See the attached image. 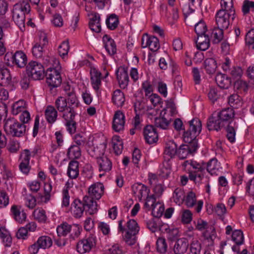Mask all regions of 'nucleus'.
I'll return each mask as SVG.
<instances>
[{
	"mask_svg": "<svg viewBox=\"0 0 254 254\" xmlns=\"http://www.w3.org/2000/svg\"><path fill=\"white\" fill-rule=\"evenodd\" d=\"M177 146L173 140H169L166 143L164 154L165 157L173 158L177 154Z\"/></svg>",
	"mask_w": 254,
	"mask_h": 254,
	"instance_id": "obj_38",
	"label": "nucleus"
},
{
	"mask_svg": "<svg viewBox=\"0 0 254 254\" xmlns=\"http://www.w3.org/2000/svg\"><path fill=\"white\" fill-rule=\"evenodd\" d=\"M11 58L13 63L15 64L19 67H24L27 64V56L25 54L21 51L16 52L14 54L11 56Z\"/></svg>",
	"mask_w": 254,
	"mask_h": 254,
	"instance_id": "obj_24",
	"label": "nucleus"
},
{
	"mask_svg": "<svg viewBox=\"0 0 254 254\" xmlns=\"http://www.w3.org/2000/svg\"><path fill=\"white\" fill-rule=\"evenodd\" d=\"M193 223L195 229L199 231H205L208 228V223L201 218L197 219L194 221Z\"/></svg>",
	"mask_w": 254,
	"mask_h": 254,
	"instance_id": "obj_60",
	"label": "nucleus"
},
{
	"mask_svg": "<svg viewBox=\"0 0 254 254\" xmlns=\"http://www.w3.org/2000/svg\"><path fill=\"white\" fill-rule=\"evenodd\" d=\"M245 41L246 44L253 49H254V29L250 30L246 34Z\"/></svg>",
	"mask_w": 254,
	"mask_h": 254,
	"instance_id": "obj_64",
	"label": "nucleus"
},
{
	"mask_svg": "<svg viewBox=\"0 0 254 254\" xmlns=\"http://www.w3.org/2000/svg\"><path fill=\"white\" fill-rule=\"evenodd\" d=\"M141 46L143 48L148 47L153 52L157 51L160 48L158 39L156 37L149 36L148 35L142 36Z\"/></svg>",
	"mask_w": 254,
	"mask_h": 254,
	"instance_id": "obj_13",
	"label": "nucleus"
},
{
	"mask_svg": "<svg viewBox=\"0 0 254 254\" xmlns=\"http://www.w3.org/2000/svg\"><path fill=\"white\" fill-rule=\"evenodd\" d=\"M44 115L46 121L50 124H53L57 119L58 111L54 107L49 105L45 109Z\"/></svg>",
	"mask_w": 254,
	"mask_h": 254,
	"instance_id": "obj_29",
	"label": "nucleus"
},
{
	"mask_svg": "<svg viewBox=\"0 0 254 254\" xmlns=\"http://www.w3.org/2000/svg\"><path fill=\"white\" fill-rule=\"evenodd\" d=\"M41 249H46L50 248L52 245V240L51 238L47 236H42L40 237L37 240Z\"/></svg>",
	"mask_w": 254,
	"mask_h": 254,
	"instance_id": "obj_46",
	"label": "nucleus"
},
{
	"mask_svg": "<svg viewBox=\"0 0 254 254\" xmlns=\"http://www.w3.org/2000/svg\"><path fill=\"white\" fill-rule=\"evenodd\" d=\"M103 42L104 47L109 55H113L116 53V45L114 40L109 36L104 35L103 37Z\"/></svg>",
	"mask_w": 254,
	"mask_h": 254,
	"instance_id": "obj_28",
	"label": "nucleus"
},
{
	"mask_svg": "<svg viewBox=\"0 0 254 254\" xmlns=\"http://www.w3.org/2000/svg\"><path fill=\"white\" fill-rule=\"evenodd\" d=\"M38 151L39 147L37 146L30 150L27 149L23 150L20 154L19 161L29 163L31 158L34 157L38 153Z\"/></svg>",
	"mask_w": 254,
	"mask_h": 254,
	"instance_id": "obj_31",
	"label": "nucleus"
},
{
	"mask_svg": "<svg viewBox=\"0 0 254 254\" xmlns=\"http://www.w3.org/2000/svg\"><path fill=\"white\" fill-rule=\"evenodd\" d=\"M133 193L139 201L145 200L150 197L149 195L150 190L145 185L142 184L136 183L133 185L132 187Z\"/></svg>",
	"mask_w": 254,
	"mask_h": 254,
	"instance_id": "obj_12",
	"label": "nucleus"
},
{
	"mask_svg": "<svg viewBox=\"0 0 254 254\" xmlns=\"http://www.w3.org/2000/svg\"><path fill=\"white\" fill-rule=\"evenodd\" d=\"M100 72L95 67L90 68L91 84L94 90L98 93L101 86V76Z\"/></svg>",
	"mask_w": 254,
	"mask_h": 254,
	"instance_id": "obj_20",
	"label": "nucleus"
},
{
	"mask_svg": "<svg viewBox=\"0 0 254 254\" xmlns=\"http://www.w3.org/2000/svg\"><path fill=\"white\" fill-rule=\"evenodd\" d=\"M10 215L15 221L19 223H23L26 221V214L20 205H12L10 208Z\"/></svg>",
	"mask_w": 254,
	"mask_h": 254,
	"instance_id": "obj_15",
	"label": "nucleus"
},
{
	"mask_svg": "<svg viewBox=\"0 0 254 254\" xmlns=\"http://www.w3.org/2000/svg\"><path fill=\"white\" fill-rule=\"evenodd\" d=\"M84 204L86 208V212L90 215L96 213L98 211V206L96 201L88 196L84 197Z\"/></svg>",
	"mask_w": 254,
	"mask_h": 254,
	"instance_id": "obj_33",
	"label": "nucleus"
},
{
	"mask_svg": "<svg viewBox=\"0 0 254 254\" xmlns=\"http://www.w3.org/2000/svg\"><path fill=\"white\" fill-rule=\"evenodd\" d=\"M84 204L79 200H75L71 204V213L75 218H80L84 212Z\"/></svg>",
	"mask_w": 254,
	"mask_h": 254,
	"instance_id": "obj_26",
	"label": "nucleus"
},
{
	"mask_svg": "<svg viewBox=\"0 0 254 254\" xmlns=\"http://www.w3.org/2000/svg\"><path fill=\"white\" fill-rule=\"evenodd\" d=\"M207 172L211 175H218L222 170L220 163L215 158H212L206 165Z\"/></svg>",
	"mask_w": 254,
	"mask_h": 254,
	"instance_id": "obj_25",
	"label": "nucleus"
},
{
	"mask_svg": "<svg viewBox=\"0 0 254 254\" xmlns=\"http://www.w3.org/2000/svg\"><path fill=\"white\" fill-rule=\"evenodd\" d=\"M171 120L169 115H167L166 110H163L160 113V117L155 120V125L162 129H166Z\"/></svg>",
	"mask_w": 254,
	"mask_h": 254,
	"instance_id": "obj_23",
	"label": "nucleus"
},
{
	"mask_svg": "<svg viewBox=\"0 0 254 254\" xmlns=\"http://www.w3.org/2000/svg\"><path fill=\"white\" fill-rule=\"evenodd\" d=\"M44 190L45 194L41 196V201L47 203L50 199L52 192V185L51 179H48L46 182H44Z\"/></svg>",
	"mask_w": 254,
	"mask_h": 254,
	"instance_id": "obj_34",
	"label": "nucleus"
},
{
	"mask_svg": "<svg viewBox=\"0 0 254 254\" xmlns=\"http://www.w3.org/2000/svg\"><path fill=\"white\" fill-rule=\"evenodd\" d=\"M123 220H120L119 221V232H121L122 233H123L124 232L133 233L135 234L138 233L139 231V227L136 221L133 219L128 220L126 223V228H124L123 225Z\"/></svg>",
	"mask_w": 254,
	"mask_h": 254,
	"instance_id": "obj_16",
	"label": "nucleus"
},
{
	"mask_svg": "<svg viewBox=\"0 0 254 254\" xmlns=\"http://www.w3.org/2000/svg\"><path fill=\"white\" fill-rule=\"evenodd\" d=\"M229 105L233 108H238L242 105L241 98L237 94H233L228 98Z\"/></svg>",
	"mask_w": 254,
	"mask_h": 254,
	"instance_id": "obj_53",
	"label": "nucleus"
},
{
	"mask_svg": "<svg viewBox=\"0 0 254 254\" xmlns=\"http://www.w3.org/2000/svg\"><path fill=\"white\" fill-rule=\"evenodd\" d=\"M184 202L188 207H192L195 206V210L198 213L201 211L203 205V200H197L195 193L191 190L185 194Z\"/></svg>",
	"mask_w": 254,
	"mask_h": 254,
	"instance_id": "obj_10",
	"label": "nucleus"
},
{
	"mask_svg": "<svg viewBox=\"0 0 254 254\" xmlns=\"http://www.w3.org/2000/svg\"><path fill=\"white\" fill-rule=\"evenodd\" d=\"M112 101L118 107H122L125 102L124 93L120 90H116L112 94Z\"/></svg>",
	"mask_w": 254,
	"mask_h": 254,
	"instance_id": "obj_37",
	"label": "nucleus"
},
{
	"mask_svg": "<svg viewBox=\"0 0 254 254\" xmlns=\"http://www.w3.org/2000/svg\"><path fill=\"white\" fill-rule=\"evenodd\" d=\"M27 105L23 100H19L14 102L11 105V113L17 115L27 109Z\"/></svg>",
	"mask_w": 254,
	"mask_h": 254,
	"instance_id": "obj_39",
	"label": "nucleus"
},
{
	"mask_svg": "<svg viewBox=\"0 0 254 254\" xmlns=\"http://www.w3.org/2000/svg\"><path fill=\"white\" fill-rule=\"evenodd\" d=\"M104 187L101 183H96L91 185L88 188V193L92 199L98 200L101 198L104 193Z\"/></svg>",
	"mask_w": 254,
	"mask_h": 254,
	"instance_id": "obj_17",
	"label": "nucleus"
},
{
	"mask_svg": "<svg viewBox=\"0 0 254 254\" xmlns=\"http://www.w3.org/2000/svg\"><path fill=\"white\" fill-rule=\"evenodd\" d=\"M123 235V240L129 246L134 245L137 242V234L133 233L124 232Z\"/></svg>",
	"mask_w": 254,
	"mask_h": 254,
	"instance_id": "obj_50",
	"label": "nucleus"
},
{
	"mask_svg": "<svg viewBox=\"0 0 254 254\" xmlns=\"http://www.w3.org/2000/svg\"><path fill=\"white\" fill-rule=\"evenodd\" d=\"M3 128L6 134L12 136L21 137L26 132V126L13 118H9L4 121Z\"/></svg>",
	"mask_w": 254,
	"mask_h": 254,
	"instance_id": "obj_4",
	"label": "nucleus"
},
{
	"mask_svg": "<svg viewBox=\"0 0 254 254\" xmlns=\"http://www.w3.org/2000/svg\"><path fill=\"white\" fill-rule=\"evenodd\" d=\"M232 240L238 245H241L244 241V235L242 231L235 230L232 232Z\"/></svg>",
	"mask_w": 254,
	"mask_h": 254,
	"instance_id": "obj_54",
	"label": "nucleus"
},
{
	"mask_svg": "<svg viewBox=\"0 0 254 254\" xmlns=\"http://www.w3.org/2000/svg\"><path fill=\"white\" fill-rule=\"evenodd\" d=\"M78 162L71 161L68 164L67 174L71 179H75L79 175Z\"/></svg>",
	"mask_w": 254,
	"mask_h": 254,
	"instance_id": "obj_40",
	"label": "nucleus"
},
{
	"mask_svg": "<svg viewBox=\"0 0 254 254\" xmlns=\"http://www.w3.org/2000/svg\"><path fill=\"white\" fill-rule=\"evenodd\" d=\"M234 11L230 10L229 12L223 10H219L216 14L215 20L218 27L225 29L228 28L230 24V19L234 18Z\"/></svg>",
	"mask_w": 254,
	"mask_h": 254,
	"instance_id": "obj_8",
	"label": "nucleus"
},
{
	"mask_svg": "<svg viewBox=\"0 0 254 254\" xmlns=\"http://www.w3.org/2000/svg\"><path fill=\"white\" fill-rule=\"evenodd\" d=\"M234 115V111L231 108H225L220 112L213 113L208 120V129L209 130L221 129L230 123Z\"/></svg>",
	"mask_w": 254,
	"mask_h": 254,
	"instance_id": "obj_1",
	"label": "nucleus"
},
{
	"mask_svg": "<svg viewBox=\"0 0 254 254\" xmlns=\"http://www.w3.org/2000/svg\"><path fill=\"white\" fill-rule=\"evenodd\" d=\"M69 50V45L67 41H63L59 47L58 52L60 56L64 59L67 56Z\"/></svg>",
	"mask_w": 254,
	"mask_h": 254,
	"instance_id": "obj_56",
	"label": "nucleus"
},
{
	"mask_svg": "<svg viewBox=\"0 0 254 254\" xmlns=\"http://www.w3.org/2000/svg\"><path fill=\"white\" fill-rule=\"evenodd\" d=\"M118 23V19L115 14L111 15L106 20V24L108 27L111 30L115 29Z\"/></svg>",
	"mask_w": 254,
	"mask_h": 254,
	"instance_id": "obj_61",
	"label": "nucleus"
},
{
	"mask_svg": "<svg viewBox=\"0 0 254 254\" xmlns=\"http://www.w3.org/2000/svg\"><path fill=\"white\" fill-rule=\"evenodd\" d=\"M198 135L193 132H191L189 129L184 132L183 134V139L185 142L190 143H192L193 145L195 143V139Z\"/></svg>",
	"mask_w": 254,
	"mask_h": 254,
	"instance_id": "obj_59",
	"label": "nucleus"
},
{
	"mask_svg": "<svg viewBox=\"0 0 254 254\" xmlns=\"http://www.w3.org/2000/svg\"><path fill=\"white\" fill-rule=\"evenodd\" d=\"M143 135L146 142L148 144L156 143L158 139V133L153 126H146L143 130Z\"/></svg>",
	"mask_w": 254,
	"mask_h": 254,
	"instance_id": "obj_19",
	"label": "nucleus"
},
{
	"mask_svg": "<svg viewBox=\"0 0 254 254\" xmlns=\"http://www.w3.org/2000/svg\"><path fill=\"white\" fill-rule=\"evenodd\" d=\"M30 11L29 4L23 1L15 4L13 8V19L21 31L25 30V15Z\"/></svg>",
	"mask_w": 254,
	"mask_h": 254,
	"instance_id": "obj_3",
	"label": "nucleus"
},
{
	"mask_svg": "<svg viewBox=\"0 0 254 254\" xmlns=\"http://www.w3.org/2000/svg\"><path fill=\"white\" fill-rule=\"evenodd\" d=\"M206 173L205 170L203 171L190 172L189 174V179L193 181L195 184H200L203 182L205 178Z\"/></svg>",
	"mask_w": 254,
	"mask_h": 254,
	"instance_id": "obj_42",
	"label": "nucleus"
},
{
	"mask_svg": "<svg viewBox=\"0 0 254 254\" xmlns=\"http://www.w3.org/2000/svg\"><path fill=\"white\" fill-rule=\"evenodd\" d=\"M26 72L32 79L40 80L44 77V69L41 63L36 61H31L26 66Z\"/></svg>",
	"mask_w": 254,
	"mask_h": 254,
	"instance_id": "obj_7",
	"label": "nucleus"
},
{
	"mask_svg": "<svg viewBox=\"0 0 254 254\" xmlns=\"http://www.w3.org/2000/svg\"><path fill=\"white\" fill-rule=\"evenodd\" d=\"M106 251L108 254H126L123 247L119 244H113Z\"/></svg>",
	"mask_w": 254,
	"mask_h": 254,
	"instance_id": "obj_49",
	"label": "nucleus"
},
{
	"mask_svg": "<svg viewBox=\"0 0 254 254\" xmlns=\"http://www.w3.org/2000/svg\"><path fill=\"white\" fill-rule=\"evenodd\" d=\"M215 80L217 85L221 88L227 89L231 84V79L226 75L219 73L217 74Z\"/></svg>",
	"mask_w": 254,
	"mask_h": 254,
	"instance_id": "obj_35",
	"label": "nucleus"
},
{
	"mask_svg": "<svg viewBox=\"0 0 254 254\" xmlns=\"http://www.w3.org/2000/svg\"><path fill=\"white\" fill-rule=\"evenodd\" d=\"M89 25L92 31L96 33H99L101 31L100 16L98 13H93L91 14Z\"/></svg>",
	"mask_w": 254,
	"mask_h": 254,
	"instance_id": "obj_27",
	"label": "nucleus"
},
{
	"mask_svg": "<svg viewBox=\"0 0 254 254\" xmlns=\"http://www.w3.org/2000/svg\"><path fill=\"white\" fill-rule=\"evenodd\" d=\"M96 238L94 234H90L77 244V252L80 254L89 252L95 246Z\"/></svg>",
	"mask_w": 254,
	"mask_h": 254,
	"instance_id": "obj_9",
	"label": "nucleus"
},
{
	"mask_svg": "<svg viewBox=\"0 0 254 254\" xmlns=\"http://www.w3.org/2000/svg\"><path fill=\"white\" fill-rule=\"evenodd\" d=\"M190 146V144H183L180 146L177 150V154L180 159L186 158L191 153Z\"/></svg>",
	"mask_w": 254,
	"mask_h": 254,
	"instance_id": "obj_47",
	"label": "nucleus"
},
{
	"mask_svg": "<svg viewBox=\"0 0 254 254\" xmlns=\"http://www.w3.org/2000/svg\"><path fill=\"white\" fill-rule=\"evenodd\" d=\"M182 167L184 171L190 174V172L204 171L206 164L203 162H197L193 160H188L183 162Z\"/></svg>",
	"mask_w": 254,
	"mask_h": 254,
	"instance_id": "obj_11",
	"label": "nucleus"
},
{
	"mask_svg": "<svg viewBox=\"0 0 254 254\" xmlns=\"http://www.w3.org/2000/svg\"><path fill=\"white\" fill-rule=\"evenodd\" d=\"M55 104L57 110L62 113V117L64 119H70L75 113L72 107L68 105L66 99L64 97H58L55 100Z\"/></svg>",
	"mask_w": 254,
	"mask_h": 254,
	"instance_id": "obj_5",
	"label": "nucleus"
},
{
	"mask_svg": "<svg viewBox=\"0 0 254 254\" xmlns=\"http://www.w3.org/2000/svg\"><path fill=\"white\" fill-rule=\"evenodd\" d=\"M125 114L120 110L116 111L113 121V128L116 132L123 131L125 125Z\"/></svg>",
	"mask_w": 254,
	"mask_h": 254,
	"instance_id": "obj_14",
	"label": "nucleus"
},
{
	"mask_svg": "<svg viewBox=\"0 0 254 254\" xmlns=\"http://www.w3.org/2000/svg\"><path fill=\"white\" fill-rule=\"evenodd\" d=\"M201 3V0H188V4L183 6V11L186 14L192 13L195 8L197 6H200Z\"/></svg>",
	"mask_w": 254,
	"mask_h": 254,
	"instance_id": "obj_44",
	"label": "nucleus"
},
{
	"mask_svg": "<svg viewBox=\"0 0 254 254\" xmlns=\"http://www.w3.org/2000/svg\"><path fill=\"white\" fill-rule=\"evenodd\" d=\"M134 110L136 113L139 112V114H136L133 119L132 126L136 130H140L142 127L143 119L141 116L139 115L140 113L144 112L143 105L140 102H136L134 104Z\"/></svg>",
	"mask_w": 254,
	"mask_h": 254,
	"instance_id": "obj_21",
	"label": "nucleus"
},
{
	"mask_svg": "<svg viewBox=\"0 0 254 254\" xmlns=\"http://www.w3.org/2000/svg\"><path fill=\"white\" fill-rule=\"evenodd\" d=\"M204 67L208 74H212L215 73L217 67L216 61L213 58H208L204 62Z\"/></svg>",
	"mask_w": 254,
	"mask_h": 254,
	"instance_id": "obj_41",
	"label": "nucleus"
},
{
	"mask_svg": "<svg viewBox=\"0 0 254 254\" xmlns=\"http://www.w3.org/2000/svg\"><path fill=\"white\" fill-rule=\"evenodd\" d=\"M141 88L145 96L147 97L153 94V86L148 80H145L142 83Z\"/></svg>",
	"mask_w": 254,
	"mask_h": 254,
	"instance_id": "obj_58",
	"label": "nucleus"
},
{
	"mask_svg": "<svg viewBox=\"0 0 254 254\" xmlns=\"http://www.w3.org/2000/svg\"><path fill=\"white\" fill-rule=\"evenodd\" d=\"M223 29H224L218 27L213 30L211 36L214 38L215 42H219L222 39L223 36Z\"/></svg>",
	"mask_w": 254,
	"mask_h": 254,
	"instance_id": "obj_63",
	"label": "nucleus"
},
{
	"mask_svg": "<svg viewBox=\"0 0 254 254\" xmlns=\"http://www.w3.org/2000/svg\"><path fill=\"white\" fill-rule=\"evenodd\" d=\"M12 78L9 70L6 68L0 69V85L6 86L11 84Z\"/></svg>",
	"mask_w": 254,
	"mask_h": 254,
	"instance_id": "obj_36",
	"label": "nucleus"
},
{
	"mask_svg": "<svg viewBox=\"0 0 254 254\" xmlns=\"http://www.w3.org/2000/svg\"><path fill=\"white\" fill-rule=\"evenodd\" d=\"M33 215L34 219L39 222L45 223L47 221V217L46 215V212L43 209L37 208L35 209L33 213Z\"/></svg>",
	"mask_w": 254,
	"mask_h": 254,
	"instance_id": "obj_51",
	"label": "nucleus"
},
{
	"mask_svg": "<svg viewBox=\"0 0 254 254\" xmlns=\"http://www.w3.org/2000/svg\"><path fill=\"white\" fill-rule=\"evenodd\" d=\"M97 163L100 172H107L110 171L112 167L111 160L106 156H102L98 158Z\"/></svg>",
	"mask_w": 254,
	"mask_h": 254,
	"instance_id": "obj_30",
	"label": "nucleus"
},
{
	"mask_svg": "<svg viewBox=\"0 0 254 254\" xmlns=\"http://www.w3.org/2000/svg\"><path fill=\"white\" fill-rule=\"evenodd\" d=\"M201 123L198 119H193L190 122L189 129L191 132H193L198 135L201 130Z\"/></svg>",
	"mask_w": 254,
	"mask_h": 254,
	"instance_id": "obj_48",
	"label": "nucleus"
},
{
	"mask_svg": "<svg viewBox=\"0 0 254 254\" xmlns=\"http://www.w3.org/2000/svg\"><path fill=\"white\" fill-rule=\"evenodd\" d=\"M71 225L66 222H64L57 228V232L59 236H65L70 233Z\"/></svg>",
	"mask_w": 254,
	"mask_h": 254,
	"instance_id": "obj_52",
	"label": "nucleus"
},
{
	"mask_svg": "<svg viewBox=\"0 0 254 254\" xmlns=\"http://www.w3.org/2000/svg\"><path fill=\"white\" fill-rule=\"evenodd\" d=\"M189 243L184 238L178 239L175 243L173 251L175 254H184L188 249Z\"/></svg>",
	"mask_w": 254,
	"mask_h": 254,
	"instance_id": "obj_22",
	"label": "nucleus"
},
{
	"mask_svg": "<svg viewBox=\"0 0 254 254\" xmlns=\"http://www.w3.org/2000/svg\"><path fill=\"white\" fill-rule=\"evenodd\" d=\"M194 30L197 36L205 35L207 28L204 21L200 20L198 22L196 23L194 27Z\"/></svg>",
	"mask_w": 254,
	"mask_h": 254,
	"instance_id": "obj_57",
	"label": "nucleus"
},
{
	"mask_svg": "<svg viewBox=\"0 0 254 254\" xmlns=\"http://www.w3.org/2000/svg\"><path fill=\"white\" fill-rule=\"evenodd\" d=\"M195 44L198 49L201 51L206 50L210 46V40L208 35L205 34L197 36Z\"/></svg>",
	"mask_w": 254,
	"mask_h": 254,
	"instance_id": "obj_32",
	"label": "nucleus"
},
{
	"mask_svg": "<svg viewBox=\"0 0 254 254\" xmlns=\"http://www.w3.org/2000/svg\"><path fill=\"white\" fill-rule=\"evenodd\" d=\"M144 208L147 210H152V214L154 217H160L164 212L165 207L164 204L160 202H156V198L153 194L150 195L145 201Z\"/></svg>",
	"mask_w": 254,
	"mask_h": 254,
	"instance_id": "obj_6",
	"label": "nucleus"
},
{
	"mask_svg": "<svg viewBox=\"0 0 254 254\" xmlns=\"http://www.w3.org/2000/svg\"><path fill=\"white\" fill-rule=\"evenodd\" d=\"M45 64L50 66L46 70V82L52 87H57L62 83V77L60 74L61 67L60 62L55 57H47L45 59Z\"/></svg>",
	"mask_w": 254,
	"mask_h": 254,
	"instance_id": "obj_2",
	"label": "nucleus"
},
{
	"mask_svg": "<svg viewBox=\"0 0 254 254\" xmlns=\"http://www.w3.org/2000/svg\"><path fill=\"white\" fill-rule=\"evenodd\" d=\"M112 145L114 150L116 154H121L123 149L122 140L118 135H114L112 138Z\"/></svg>",
	"mask_w": 254,
	"mask_h": 254,
	"instance_id": "obj_45",
	"label": "nucleus"
},
{
	"mask_svg": "<svg viewBox=\"0 0 254 254\" xmlns=\"http://www.w3.org/2000/svg\"><path fill=\"white\" fill-rule=\"evenodd\" d=\"M117 78L121 88H126L129 82L127 69L124 66H120L116 71Z\"/></svg>",
	"mask_w": 254,
	"mask_h": 254,
	"instance_id": "obj_18",
	"label": "nucleus"
},
{
	"mask_svg": "<svg viewBox=\"0 0 254 254\" xmlns=\"http://www.w3.org/2000/svg\"><path fill=\"white\" fill-rule=\"evenodd\" d=\"M185 193L182 188H177L175 190L173 194V200L177 205H181L185 200Z\"/></svg>",
	"mask_w": 254,
	"mask_h": 254,
	"instance_id": "obj_43",
	"label": "nucleus"
},
{
	"mask_svg": "<svg viewBox=\"0 0 254 254\" xmlns=\"http://www.w3.org/2000/svg\"><path fill=\"white\" fill-rule=\"evenodd\" d=\"M201 247L200 243L197 239H193L190 244V251L191 254H200Z\"/></svg>",
	"mask_w": 254,
	"mask_h": 254,
	"instance_id": "obj_62",
	"label": "nucleus"
},
{
	"mask_svg": "<svg viewBox=\"0 0 254 254\" xmlns=\"http://www.w3.org/2000/svg\"><path fill=\"white\" fill-rule=\"evenodd\" d=\"M80 155V149L78 146L73 145L68 148L67 156L69 158H78Z\"/></svg>",
	"mask_w": 254,
	"mask_h": 254,
	"instance_id": "obj_55",
	"label": "nucleus"
}]
</instances>
